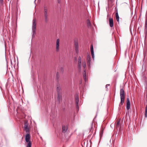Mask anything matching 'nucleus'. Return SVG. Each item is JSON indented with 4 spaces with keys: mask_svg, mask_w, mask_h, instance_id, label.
<instances>
[{
    "mask_svg": "<svg viewBox=\"0 0 147 147\" xmlns=\"http://www.w3.org/2000/svg\"><path fill=\"white\" fill-rule=\"evenodd\" d=\"M86 63L85 62H83V66L84 68L85 69L86 67Z\"/></svg>",
    "mask_w": 147,
    "mask_h": 147,
    "instance_id": "obj_24",
    "label": "nucleus"
},
{
    "mask_svg": "<svg viewBox=\"0 0 147 147\" xmlns=\"http://www.w3.org/2000/svg\"><path fill=\"white\" fill-rule=\"evenodd\" d=\"M109 25L111 27H112L113 26V20L111 18H109Z\"/></svg>",
    "mask_w": 147,
    "mask_h": 147,
    "instance_id": "obj_12",
    "label": "nucleus"
},
{
    "mask_svg": "<svg viewBox=\"0 0 147 147\" xmlns=\"http://www.w3.org/2000/svg\"><path fill=\"white\" fill-rule=\"evenodd\" d=\"M61 96L59 93H58L57 96V101L58 103H59L60 102V100L61 99Z\"/></svg>",
    "mask_w": 147,
    "mask_h": 147,
    "instance_id": "obj_11",
    "label": "nucleus"
},
{
    "mask_svg": "<svg viewBox=\"0 0 147 147\" xmlns=\"http://www.w3.org/2000/svg\"><path fill=\"white\" fill-rule=\"evenodd\" d=\"M48 7L46 5H44L43 6L44 14V16H48Z\"/></svg>",
    "mask_w": 147,
    "mask_h": 147,
    "instance_id": "obj_3",
    "label": "nucleus"
},
{
    "mask_svg": "<svg viewBox=\"0 0 147 147\" xmlns=\"http://www.w3.org/2000/svg\"><path fill=\"white\" fill-rule=\"evenodd\" d=\"M120 98H125V95L124 92L123 88L121 89L120 90Z\"/></svg>",
    "mask_w": 147,
    "mask_h": 147,
    "instance_id": "obj_8",
    "label": "nucleus"
},
{
    "mask_svg": "<svg viewBox=\"0 0 147 147\" xmlns=\"http://www.w3.org/2000/svg\"><path fill=\"white\" fill-rule=\"evenodd\" d=\"M36 19L34 18L33 20V25L32 26V35H34L36 33Z\"/></svg>",
    "mask_w": 147,
    "mask_h": 147,
    "instance_id": "obj_2",
    "label": "nucleus"
},
{
    "mask_svg": "<svg viewBox=\"0 0 147 147\" xmlns=\"http://www.w3.org/2000/svg\"><path fill=\"white\" fill-rule=\"evenodd\" d=\"M81 60L82 58L80 56H79L78 58V69L80 70L81 69Z\"/></svg>",
    "mask_w": 147,
    "mask_h": 147,
    "instance_id": "obj_5",
    "label": "nucleus"
},
{
    "mask_svg": "<svg viewBox=\"0 0 147 147\" xmlns=\"http://www.w3.org/2000/svg\"><path fill=\"white\" fill-rule=\"evenodd\" d=\"M86 59L87 65L89 67H90V56L89 55H87Z\"/></svg>",
    "mask_w": 147,
    "mask_h": 147,
    "instance_id": "obj_7",
    "label": "nucleus"
},
{
    "mask_svg": "<svg viewBox=\"0 0 147 147\" xmlns=\"http://www.w3.org/2000/svg\"><path fill=\"white\" fill-rule=\"evenodd\" d=\"M0 1L1 2H3V0H0Z\"/></svg>",
    "mask_w": 147,
    "mask_h": 147,
    "instance_id": "obj_31",
    "label": "nucleus"
},
{
    "mask_svg": "<svg viewBox=\"0 0 147 147\" xmlns=\"http://www.w3.org/2000/svg\"><path fill=\"white\" fill-rule=\"evenodd\" d=\"M24 129L26 133L29 132V130L28 128V125L27 123H25L24 125ZM25 139L26 141L27 144L26 145V147H31L32 143L30 141V135L29 134L27 133L25 136Z\"/></svg>",
    "mask_w": 147,
    "mask_h": 147,
    "instance_id": "obj_1",
    "label": "nucleus"
},
{
    "mask_svg": "<svg viewBox=\"0 0 147 147\" xmlns=\"http://www.w3.org/2000/svg\"><path fill=\"white\" fill-rule=\"evenodd\" d=\"M102 134H103V132H102H102H101L100 133V135L101 137V136H102Z\"/></svg>",
    "mask_w": 147,
    "mask_h": 147,
    "instance_id": "obj_26",
    "label": "nucleus"
},
{
    "mask_svg": "<svg viewBox=\"0 0 147 147\" xmlns=\"http://www.w3.org/2000/svg\"><path fill=\"white\" fill-rule=\"evenodd\" d=\"M67 126H63L62 132L65 133L67 131Z\"/></svg>",
    "mask_w": 147,
    "mask_h": 147,
    "instance_id": "obj_14",
    "label": "nucleus"
},
{
    "mask_svg": "<svg viewBox=\"0 0 147 147\" xmlns=\"http://www.w3.org/2000/svg\"><path fill=\"white\" fill-rule=\"evenodd\" d=\"M144 33L146 34H147V22H145Z\"/></svg>",
    "mask_w": 147,
    "mask_h": 147,
    "instance_id": "obj_16",
    "label": "nucleus"
},
{
    "mask_svg": "<svg viewBox=\"0 0 147 147\" xmlns=\"http://www.w3.org/2000/svg\"><path fill=\"white\" fill-rule=\"evenodd\" d=\"M115 17H116V18L117 21L118 22H119V17L118 13L117 12H116L115 13Z\"/></svg>",
    "mask_w": 147,
    "mask_h": 147,
    "instance_id": "obj_17",
    "label": "nucleus"
},
{
    "mask_svg": "<svg viewBox=\"0 0 147 147\" xmlns=\"http://www.w3.org/2000/svg\"><path fill=\"white\" fill-rule=\"evenodd\" d=\"M109 85H110V84H107V85H106V88H107V86H109Z\"/></svg>",
    "mask_w": 147,
    "mask_h": 147,
    "instance_id": "obj_30",
    "label": "nucleus"
},
{
    "mask_svg": "<svg viewBox=\"0 0 147 147\" xmlns=\"http://www.w3.org/2000/svg\"><path fill=\"white\" fill-rule=\"evenodd\" d=\"M56 77L57 80H58L59 79V74L58 72H57V73L56 74Z\"/></svg>",
    "mask_w": 147,
    "mask_h": 147,
    "instance_id": "obj_23",
    "label": "nucleus"
},
{
    "mask_svg": "<svg viewBox=\"0 0 147 147\" xmlns=\"http://www.w3.org/2000/svg\"><path fill=\"white\" fill-rule=\"evenodd\" d=\"M75 101H76V107H78V102H79V98L78 96H76V99H75Z\"/></svg>",
    "mask_w": 147,
    "mask_h": 147,
    "instance_id": "obj_13",
    "label": "nucleus"
},
{
    "mask_svg": "<svg viewBox=\"0 0 147 147\" xmlns=\"http://www.w3.org/2000/svg\"><path fill=\"white\" fill-rule=\"evenodd\" d=\"M83 77L84 80V81L85 82L86 81V70H85L84 71V72L83 74Z\"/></svg>",
    "mask_w": 147,
    "mask_h": 147,
    "instance_id": "obj_15",
    "label": "nucleus"
},
{
    "mask_svg": "<svg viewBox=\"0 0 147 147\" xmlns=\"http://www.w3.org/2000/svg\"><path fill=\"white\" fill-rule=\"evenodd\" d=\"M145 116L146 117H147V105H146V107L145 112Z\"/></svg>",
    "mask_w": 147,
    "mask_h": 147,
    "instance_id": "obj_20",
    "label": "nucleus"
},
{
    "mask_svg": "<svg viewBox=\"0 0 147 147\" xmlns=\"http://www.w3.org/2000/svg\"><path fill=\"white\" fill-rule=\"evenodd\" d=\"M109 85H110V84H107V85H106V88H107V86H109Z\"/></svg>",
    "mask_w": 147,
    "mask_h": 147,
    "instance_id": "obj_29",
    "label": "nucleus"
},
{
    "mask_svg": "<svg viewBox=\"0 0 147 147\" xmlns=\"http://www.w3.org/2000/svg\"><path fill=\"white\" fill-rule=\"evenodd\" d=\"M60 90V88L59 86H58L57 87V90L58 93H59V92Z\"/></svg>",
    "mask_w": 147,
    "mask_h": 147,
    "instance_id": "obj_25",
    "label": "nucleus"
},
{
    "mask_svg": "<svg viewBox=\"0 0 147 147\" xmlns=\"http://www.w3.org/2000/svg\"><path fill=\"white\" fill-rule=\"evenodd\" d=\"M109 85H110V84H107V85H106V88H107V86H109Z\"/></svg>",
    "mask_w": 147,
    "mask_h": 147,
    "instance_id": "obj_28",
    "label": "nucleus"
},
{
    "mask_svg": "<svg viewBox=\"0 0 147 147\" xmlns=\"http://www.w3.org/2000/svg\"><path fill=\"white\" fill-rule=\"evenodd\" d=\"M87 23L88 26H90L91 23L90 20L89 19L87 20Z\"/></svg>",
    "mask_w": 147,
    "mask_h": 147,
    "instance_id": "obj_21",
    "label": "nucleus"
},
{
    "mask_svg": "<svg viewBox=\"0 0 147 147\" xmlns=\"http://www.w3.org/2000/svg\"><path fill=\"white\" fill-rule=\"evenodd\" d=\"M121 98V102L120 103V104L119 105H120V104L122 105H123V103L124 102V100L125 99V98Z\"/></svg>",
    "mask_w": 147,
    "mask_h": 147,
    "instance_id": "obj_18",
    "label": "nucleus"
},
{
    "mask_svg": "<svg viewBox=\"0 0 147 147\" xmlns=\"http://www.w3.org/2000/svg\"><path fill=\"white\" fill-rule=\"evenodd\" d=\"M110 0V1H112V0Z\"/></svg>",
    "mask_w": 147,
    "mask_h": 147,
    "instance_id": "obj_32",
    "label": "nucleus"
},
{
    "mask_svg": "<svg viewBox=\"0 0 147 147\" xmlns=\"http://www.w3.org/2000/svg\"><path fill=\"white\" fill-rule=\"evenodd\" d=\"M56 51L57 52L59 51V40L57 39L56 42Z\"/></svg>",
    "mask_w": 147,
    "mask_h": 147,
    "instance_id": "obj_6",
    "label": "nucleus"
},
{
    "mask_svg": "<svg viewBox=\"0 0 147 147\" xmlns=\"http://www.w3.org/2000/svg\"><path fill=\"white\" fill-rule=\"evenodd\" d=\"M145 22H147V13H146V20Z\"/></svg>",
    "mask_w": 147,
    "mask_h": 147,
    "instance_id": "obj_27",
    "label": "nucleus"
},
{
    "mask_svg": "<svg viewBox=\"0 0 147 147\" xmlns=\"http://www.w3.org/2000/svg\"><path fill=\"white\" fill-rule=\"evenodd\" d=\"M74 47L76 52L78 54L79 52L78 44V42L77 41H74Z\"/></svg>",
    "mask_w": 147,
    "mask_h": 147,
    "instance_id": "obj_4",
    "label": "nucleus"
},
{
    "mask_svg": "<svg viewBox=\"0 0 147 147\" xmlns=\"http://www.w3.org/2000/svg\"><path fill=\"white\" fill-rule=\"evenodd\" d=\"M126 109L127 110H129L130 108V102L129 99L128 98H127L126 99Z\"/></svg>",
    "mask_w": 147,
    "mask_h": 147,
    "instance_id": "obj_9",
    "label": "nucleus"
},
{
    "mask_svg": "<svg viewBox=\"0 0 147 147\" xmlns=\"http://www.w3.org/2000/svg\"><path fill=\"white\" fill-rule=\"evenodd\" d=\"M45 21L46 23H47L48 22V16H44Z\"/></svg>",
    "mask_w": 147,
    "mask_h": 147,
    "instance_id": "obj_22",
    "label": "nucleus"
},
{
    "mask_svg": "<svg viewBox=\"0 0 147 147\" xmlns=\"http://www.w3.org/2000/svg\"><path fill=\"white\" fill-rule=\"evenodd\" d=\"M90 51L91 53V54L92 56V58L93 59H94V51H93V47L92 45L90 47Z\"/></svg>",
    "mask_w": 147,
    "mask_h": 147,
    "instance_id": "obj_10",
    "label": "nucleus"
},
{
    "mask_svg": "<svg viewBox=\"0 0 147 147\" xmlns=\"http://www.w3.org/2000/svg\"><path fill=\"white\" fill-rule=\"evenodd\" d=\"M120 121L119 120H117V123L116 125V128H117V127H118L120 125Z\"/></svg>",
    "mask_w": 147,
    "mask_h": 147,
    "instance_id": "obj_19",
    "label": "nucleus"
}]
</instances>
